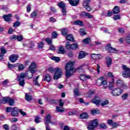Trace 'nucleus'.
<instances>
[{
	"instance_id": "nucleus-18",
	"label": "nucleus",
	"mask_w": 130,
	"mask_h": 130,
	"mask_svg": "<svg viewBox=\"0 0 130 130\" xmlns=\"http://www.w3.org/2000/svg\"><path fill=\"white\" fill-rule=\"evenodd\" d=\"M69 2L70 5L73 7L78 6V4H79V0H69Z\"/></svg>"
},
{
	"instance_id": "nucleus-16",
	"label": "nucleus",
	"mask_w": 130,
	"mask_h": 130,
	"mask_svg": "<svg viewBox=\"0 0 130 130\" xmlns=\"http://www.w3.org/2000/svg\"><path fill=\"white\" fill-rule=\"evenodd\" d=\"M106 61L107 63V67H108V68L111 67V64L112 63V59H111L110 57H107L106 58Z\"/></svg>"
},
{
	"instance_id": "nucleus-4",
	"label": "nucleus",
	"mask_w": 130,
	"mask_h": 130,
	"mask_svg": "<svg viewBox=\"0 0 130 130\" xmlns=\"http://www.w3.org/2000/svg\"><path fill=\"white\" fill-rule=\"evenodd\" d=\"M122 68L123 70L122 73L123 77L124 78H130V70L125 65H122Z\"/></svg>"
},
{
	"instance_id": "nucleus-52",
	"label": "nucleus",
	"mask_w": 130,
	"mask_h": 130,
	"mask_svg": "<svg viewBox=\"0 0 130 130\" xmlns=\"http://www.w3.org/2000/svg\"><path fill=\"white\" fill-rule=\"evenodd\" d=\"M31 18H36V16H37V11H35L34 12H33L31 14Z\"/></svg>"
},
{
	"instance_id": "nucleus-9",
	"label": "nucleus",
	"mask_w": 130,
	"mask_h": 130,
	"mask_svg": "<svg viewBox=\"0 0 130 130\" xmlns=\"http://www.w3.org/2000/svg\"><path fill=\"white\" fill-rule=\"evenodd\" d=\"M106 50L108 51L109 53H116L117 52V50L115 48H112L111 44H108L106 46Z\"/></svg>"
},
{
	"instance_id": "nucleus-26",
	"label": "nucleus",
	"mask_w": 130,
	"mask_h": 130,
	"mask_svg": "<svg viewBox=\"0 0 130 130\" xmlns=\"http://www.w3.org/2000/svg\"><path fill=\"white\" fill-rule=\"evenodd\" d=\"M85 56L86 55L85 54V52L84 51H80L78 56V59H82V58H84Z\"/></svg>"
},
{
	"instance_id": "nucleus-41",
	"label": "nucleus",
	"mask_w": 130,
	"mask_h": 130,
	"mask_svg": "<svg viewBox=\"0 0 130 130\" xmlns=\"http://www.w3.org/2000/svg\"><path fill=\"white\" fill-rule=\"evenodd\" d=\"M74 93L75 96H80V92H79V89L78 88L74 89Z\"/></svg>"
},
{
	"instance_id": "nucleus-19",
	"label": "nucleus",
	"mask_w": 130,
	"mask_h": 130,
	"mask_svg": "<svg viewBox=\"0 0 130 130\" xmlns=\"http://www.w3.org/2000/svg\"><path fill=\"white\" fill-rule=\"evenodd\" d=\"M26 78V74L25 73H21L17 76V81L24 80V78Z\"/></svg>"
},
{
	"instance_id": "nucleus-64",
	"label": "nucleus",
	"mask_w": 130,
	"mask_h": 130,
	"mask_svg": "<svg viewBox=\"0 0 130 130\" xmlns=\"http://www.w3.org/2000/svg\"><path fill=\"white\" fill-rule=\"evenodd\" d=\"M56 87L57 88H58V89H62L64 86L62 84H59L56 85Z\"/></svg>"
},
{
	"instance_id": "nucleus-25",
	"label": "nucleus",
	"mask_w": 130,
	"mask_h": 130,
	"mask_svg": "<svg viewBox=\"0 0 130 130\" xmlns=\"http://www.w3.org/2000/svg\"><path fill=\"white\" fill-rule=\"evenodd\" d=\"M25 100L28 102H30L32 100V95L29 93H25Z\"/></svg>"
},
{
	"instance_id": "nucleus-24",
	"label": "nucleus",
	"mask_w": 130,
	"mask_h": 130,
	"mask_svg": "<svg viewBox=\"0 0 130 130\" xmlns=\"http://www.w3.org/2000/svg\"><path fill=\"white\" fill-rule=\"evenodd\" d=\"M51 79H52V78L49 74H47L44 77V81H47V82H50Z\"/></svg>"
},
{
	"instance_id": "nucleus-59",
	"label": "nucleus",
	"mask_w": 130,
	"mask_h": 130,
	"mask_svg": "<svg viewBox=\"0 0 130 130\" xmlns=\"http://www.w3.org/2000/svg\"><path fill=\"white\" fill-rule=\"evenodd\" d=\"M125 40L127 43L130 44V35H129L127 37H126Z\"/></svg>"
},
{
	"instance_id": "nucleus-32",
	"label": "nucleus",
	"mask_w": 130,
	"mask_h": 130,
	"mask_svg": "<svg viewBox=\"0 0 130 130\" xmlns=\"http://www.w3.org/2000/svg\"><path fill=\"white\" fill-rule=\"evenodd\" d=\"M66 39L67 40H69V41H74V37H73V35H72V34L67 35V36L66 37Z\"/></svg>"
},
{
	"instance_id": "nucleus-13",
	"label": "nucleus",
	"mask_w": 130,
	"mask_h": 130,
	"mask_svg": "<svg viewBox=\"0 0 130 130\" xmlns=\"http://www.w3.org/2000/svg\"><path fill=\"white\" fill-rule=\"evenodd\" d=\"M92 103L95 104L96 106H99L100 102H101V99L99 97H95L92 100Z\"/></svg>"
},
{
	"instance_id": "nucleus-55",
	"label": "nucleus",
	"mask_w": 130,
	"mask_h": 130,
	"mask_svg": "<svg viewBox=\"0 0 130 130\" xmlns=\"http://www.w3.org/2000/svg\"><path fill=\"white\" fill-rule=\"evenodd\" d=\"M99 113V110H93L91 111V114H98Z\"/></svg>"
},
{
	"instance_id": "nucleus-46",
	"label": "nucleus",
	"mask_w": 130,
	"mask_h": 130,
	"mask_svg": "<svg viewBox=\"0 0 130 130\" xmlns=\"http://www.w3.org/2000/svg\"><path fill=\"white\" fill-rule=\"evenodd\" d=\"M112 81L109 82V88L111 90H112V88L113 87V82H114L113 78H112Z\"/></svg>"
},
{
	"instance_id": "nucleus-49",
	"label": "nucleus",
	"mask_w": 130,
	"mask_h": 130,
	"mask_svg": "<svg viewBox=\"0 0 130 130\" xmlns=\"http://www.w3.org/2000/svg\"><path fill=\"white\" fill-rule=\"evenodd\" d=\"M117 30L118 31L119 33H120V34H124V33L125 32L124 31V29L123 28H118Z\"/></svg>"
},
{
	"instance_id": "nucleus-1",
	"label": "nucleus",
	"mask_w": 130,
	"mask_h": 130,
	"mask_svg": "<svg viewBox=\"0 0 130 130\" xmlns=\"http://www.w3.org/2000/svg\"><path fill=\"white\" fill-rule=\"evenodd\" d=\"M48 72L50 73L51 74H53L54 76H53V79L55 81H57L58 79H60V78H61L62 76V69L58 68H50L48 69Z\"/></svg>"
},
{
	"instance_id": "nucleus-2",
	"label": "nucleus",
	"mask_w": 130,
	"mask_h": 130,
	"mask_svg": "<svg viewBox=\"0 0 130 130\" xmlns=\"http://www.w3.org/2000/svg\"><path fill=\"white\" fill-rule=\"evenodd\" d=\"M75 64V61H69L66 66L65 75L67 78H71L72 75L74 74V65Z\"/></svg>"
},
{
	"instance_id": "nucleus-14",
	"label": "nucleus",
	"mask_w": 130,
	"mask_h": 130,
	"mask_svg": "<svg viewBox=\"0 0 130 130\" xmlns=\"http://www.w3.org/2000/svg\"><path fill=\"white\" fill-rule=\"evenodd\" d=\"M20 111V110L18 108H14L12 109V111H11V115L12 116H17L18 114H19V112Z\"/></svg>"
},
{
	"instance_id": "nucleus-20",
	"label": "nucleus",
	"mask_w": 130,
	"mask_h": 130,
	"mask_svg": "<svg viewBox=\"0 0 130 130\" xmlns=\"http://www.w3.org/2000/svg\"><path fill=\"white\" fill-rule=\"evenodd\" d=\"M73 25H78L80 27H83V22L81 20H77L76 21H73Z\"/></svg>"
},
{
	"instance_id": "nucleus-34",
	"label": "nucleus",
	"mask_w": 130,
	"mask_h": 130,
	"mask_svg": "<svg viewBox=\"0 0 130 130\" xmlns=\"http://www.w3.org/2000/svg\"><path fill=\"white\" fill-rule=\"evenodd\" d=\"M61 34L63 36H67L68 34V29L67 28H62L61 30Z\"/></svg>"
},
{
	"instance_id": "nucleus-22",
	"label": "nucleus",
	"mask_w": 130,
	"mask_h": 130,
	"mask_svg": "<svg viewBox=\"0 0 130 130\" xmlns=\"http://www.w3.org/2000/svg\"><path fill=\"white\" fill-rule=\"evenodd\" d=\"M11 18H12V14H8L3 16V18L6 22L11 21Z\"/></svg>"
},
{
	"instance_id": "nucleus-17",
	"label": "nucleus",
	"mask_w": 130,
	"mask_h": 130,
	"mask_svg": "<svg viewBox=\"0 0 130 130\" xmlns=\"http://www.w3.org/2000/svg\"><path fill=\"white\" fill-rule=\"evenodd\" d=\"M64 52H66V51L64 50V48H63V46H60L57 51V53H58L59 54H64Z\"/></svg>"
},
{
	"instance_id": "nucleus-3",
	"label": "nucleus",
	"mask_w": 130,
	"mask_h": 130,
	"mask_svg": "<svg viewBox=\"0 0 130 130\" xmlns=\"http://www.w3.org/2000/svg\"><path fill=\"white\" fill-rule=\"evenodd\" d=\"M88 126L87 127V129L88 130H94L95 127L98 126V120L95 119L92 121H89L88 123Z\"/></svg>"
},
{
	"instance_id": "nucleus-33",
	"label": "nucleus",
	"mask_w": 130,
	"mask_h": 130,
	"mask_svg": "<svg viewBox=\"0 0 130 130\" xmlns=\"http://www.w3.org/2000/svg\"><path fill=\"white\" fill-rule=\"evenodd\" d=\"M81 15H82V16H86L88 18V19H92V18H93V16L90 15V14L87 12H83Z\"/></svg>"
},
{
	"instance_id": "nucleus-42",
	"label": "nucleus",
	"mask_w": 130,
	"mask_h": 130,
	"mask_svg": "<svg viewBox=\"0 0 130 130\" xmlns=\"http://www.w3.org/2000/svg\"><path fill=\"white\" fill-rule=\"evenodd\" d=\"M19 82V86H21V87H24L25 85V80H18Z\"/></svg>"
},
{
	"instance_id": "nucleus-61",
	"label": "nucleus",
	"mask_w": 130,
	"mask_h": 130,
	"mask_svg": "<svg viewBox=\"0 0 130 130\" xmlns=\"http://www.w3.org/2000/svg\"><path fill=\"white\" fill-rule=\"evenodd\" d=\"M56 48L53 46V45H51L49 48L50 50H55Z\"/></svg>"
},
{
	"instance_id": "nucleus-29",
	"label": "nucleus",
	"mask_w": 130,
	"mask_h": 130,
	"mask_svg": "<svg viewBox=\"0 0 130 130\" xmlns=\"http://www.w3.org/2000/svg\"><path fill=\"white\" fill-rule=\"evenodd\" d=\"M19 72H22V71H24L25 70V67L23 64H19L17 66Z\"/></svg>"
},
{
	"instance_id": "nucleus-28",
	"label": "nucleus",
	"mask_w": 130,
	"mask_h": 130,
	"mask_svg": "<svg viewBox=\"0 0 130 130\" xmlns=\"http://www.w3.org/2000/svg\"><path fill=\"white\" fill-rule=\"evenodd\" d=\"M109 104V101L108 100H104L101 102V105L103 107Z\"/></svg>"
},
{
	"instance_id": "nucleus-51",
	"label": "nucleus",
	"mask_w": 130,
	"mask_h": 130,
	"mask_svg": "<svg viewBox=\"0 0 130 130\" xmlns=\"http://www.w3.org/2000/svg\"><path fill=\"white\" fill-rule=\"evenodd\" d=\"M51 59H52V60H55V61H59L60 59L59 58V57L53 56Z\"/></svg>"
},
{
	"instance_id": "nucleus-60",
	"label": "nucleus",
	"mask_w": 130,
	"mask_h": 130,
	"mask_svg": "<svg viewBox=\"0 0 130 130\" xmlns=\"http://www.w3.org/2000/svg\"><path fill=\"white\" fill-rule=\"evenodd\" d=\"M52 35L53 38H56L57 37V34L56 31H53Z\"/></svg>"
},
{
	"instance_id": "nucleus-10",
	"label": "nucleus",
	"mask_w": 130,
	"mask_h": 130,
	"mask_svg": "<svg viewBox=\"0 0 130 130\" xmlns=\"http://www.w3.org/2000/svg\"><path fill=\"white\" fill-rule=\"evenodd\" d=\"M35 73V70H29L27 71L25 74L26 75V79H32L33 77V74Z\"/></svg>"
},
{
	"instance_id": "nucleus-30",
	"label": "nucleus",
	"mask_w": 130,
	"mask_h": 130,
	"mask_svg": "<svg viewBox=\"0 0 130 130\" xmlns=\"http://www.w3.org/2000/svg\"><path fill=\"white\" fill-rule=\"evenodd\" d=\"M38 79H39V76H38L36 79H34V83L36 86H38V87L40 86V84L38 83Z\"/></svg>"
},
{
	"instance_id": "nucleus-39",
	"label": "nucleus",
	"mask_w": 130,
	"mask_h": 130,
	"mask_svg": "<svg viewBox=\"0 0 130 130\" xmlns=\"http://www.w3.org/2000/svg\"><path fill=\"white\" fill-rule=\"evenodd\" d=\"M99 126L100 128H102L104 129H105V128H107V126L104 123H101Z\"/></svg>"
},
{
	"instance_id": "nucleus-45",
	"label": "nucleus",
	"mask_w": 130,
	"mask_h": 130,
	"mask_svg": "<svg viewBox=\"0 0 130 130\" xmlns=\"http://www.w3.org/2000/svg\"><path fill=\"white\" fill-rule=\"evenodd\" d=\"M90 38H86L83 40V42L85 43V44H88V43L90 42Z\"/></svg>"
},
{
	"instance_id": "nucleus-63",
	"label": "nucleus",
	"mask_w": 130,
	"mask_h": 130,
	"mask_svg": "<svg viewBox=\"0 0 130 130\" xmlns=\"http://www.w3.org/2000/svg\"><path fill=\"white\" fill-rule=\"evenodd\" d=\"M11 129L12 130H17L18 129V127H17V126L15 124L12 125V127H11Z\"/></svg>"
},
{
	"instance_id": "nucleus-54",
	"label": "nucleus",
	"mask_w": 130,
	"mask_h": 130,
	"mask_svg": "<svg viewBox=\"0 0 130 130\" xmlns=\"http://www.w3.org/2000/svg\"><path fill=\"white\" fill-rule=\"evenodd\" d=\"M19 25H21V23L19 21H16L13 24V26L19 27Z\"/></svg>"
},
{
	"instance_id": "nucleus-27",
	"label": "nucleus",
	"mask_w": 130,
	"mask_h": 130,
	"mask_svg": "<svg viewBox=\"0 0 130 130\" xmlns=\"http://www.w3.org/2000/svg\"><path fill=\"white\" fill-rule=\"evenodd\" d=\"M80 118H81V119H85V118H88L89 116L88 115V114H87V113H83L80 115Z\"/></svg>"
},
{
	"instance_id": "nucleus-36",
	"label": "nucleus",
	"mask_w": 130,
	"mask_h": 130,
	"mask_svg": "<svg viewBox=\"0 0 130 130\" xmlns=\"http://www.w3.org/2000/svg\"><path fill=\"white\" fill-rule=\"evenodd\" d=\"M35 68H36V64L35 62H32L29 67L28 69L31 71V70H34Z\"/></svg>"
},
{
	"instance_id": "nucleus-21",
	"label": "nucleus",
	"mask_w": 130,
	"mask_h": 130,
	"mask_svg": "<svg viewBox=\"0 0 130 130\" xmlns=\"http://www.w3.org/2000/svg\"><path fill=\"white\" fill-rule=\"evenodd\" d=\"M91 57L92 58H93V59H94V60L100 59V58H101V55L93 53V54H91Z\"/></svg>"
},
{
	"instance_id": "nucleus-43",
	"label": "nucleus",
	"mask_w": 130,
	"mask_h": 130,
	"mask_svg": "<svg viewBox=\"0 0 130 130\" xmlns=\"http://www.w3.org/2000/svg\"><path fill=\"white\" fill-rule=\"evenodd\" d=\"M56 111H57V112H63L64 110H62V109L61 108V107H56Z\"/></svg>"
},
{
	"instance_id": "nucleus-15",
	"label": "nucleus",
	"mask_w": 130,
	"mask_h": 130,
	"mask_svg": "<svg viewBox=\"0 0 130 130\" xmlns=\"http://www.w3.org/2000/svg\"><path fill=\"white\" fill-rule=\"evenodd\" d=\"M79 78L81 81H86V80L91 79V76L88 75H85V74H81L80 75Z\"/></svg>"
},
{
	"instance_id": "nucleus-7",
	"label": "nucleus",
	"mask_w": 130,
	"mask_h": 130,
	"mask_svg": "<svg viewBox=\"0 0 130 130\" xmlns=\"http://www.w3.org/2000/svg\"><path fill=\"white\" fill-rule=\"evenodd\" d=\"M58 7L61 9V12L63 16L67 15V10L66 9V4L63 2H60L58 3Z\"/></svg>"
},
{
	"instance_id": "nucleus-40",
	"label": "nucleus",
	"mask_w": 130,
	"mask_h": 130,
	"mask_svg": "<svg viewBox=\"0 0 130 130\" xmlns=\"http://www.w3.org/2000/svg\"><path fill=\"white\" fill-rule=\"evenodd\" d=\"M128 97V94L125 93L122 95V100H126Z\"/></svg>"
},
{
	"instance_id": "nucleus-58",
	"label": "nucleus",
	"mask_w": 130,
	"mask_h": 130,
	"mask_svg": "<svg viewBox=\"0 0 130 130\" xmlns=\"http://www.w3.org/2000/svg\"><path fill=\"white\" fill-rule=\"evenodd\" d=\"M19 112L20 114L22 115V116H26V115H27V114H26V112L22 111L21 110H19Z\"/></svg>"
},
{
	"instance_id": "nucleus-57",
	"label": "nucleus",
	"mask_w": 130,
	"mask_h": 130,
	"mask_svg": "<svg viewBox=\"0 0 130 130\" xmlns=\"http://www.w3.org/2000/svg\"><path fill=\"white\" fill-rule=\"evenodd\" d=\"M11 122H17L18 121V119L17 118H11L10 119Z\"/></svg>"
},
{
	"instance_id": "nucleus-37",
	"label": "nucleus",
	"mask_w": 130,
	"mask_h": 130,
	"mask_svg": "<svg viewBox=\"0 0 130 130\" xmlns=\"http://www.w3.org/2000/svg\"><path fill=\"white\" fill-rule=\"evenodd\" d=\"M123 83V81L121 80H118L116 82V85L119 86V87H121L122 86V84Z\"/></svg>"
},
{
	"instance_id": "nucleus-35",
	"label": "nucleus",
	"mask_w": 130,
	"mask_h": 130,
	"mask_svg": "<svg viewBox=\"0 0 130 130\" xmlns=\"http://www.w3.org/2000/svg\"><path fill=\"white\" fill-rule=\"evenodd\" d=\"M79 33L81 36H84V35H86V32H85V29L81 28L79 30Z\"/></svg>"
},
{
	"instance_id": "nucleus-53",
	"label": "nucleus",
	"mask_w": 130,
	"mask_h": 130,
	"mask_svg": "<svg viewBox=\"0 0 130 130\" xmlns=\"http://www.w3.org/2000/svg\"><path fill=\"white\" fill-rule=\"evenodd\" d=\"M46 42H47V43L48 44H49V45H50V44H51L52 43V41H51V39H50L46 38Z\"/></svg>"
},
{
	"instance_id": "nucleus-38",
	"label": "nucleus",
	"mask_w": 130,
	"mask_h": 130,
	"mask_svg": "<svg viewBox=\"0 0 130 130\" xmlns=\"http://www.w3.org/2000/svg\"><path fill=\"white\" fill-rule=\"evenodd\" d=\"M1 53L4 55V54H6L7 53V50L5 49V47H2L1 48Z\"/></svg>"
},
{
	"instance_id": "nucleus-11",
	"label": "nucleus",
	"mask_w": 130,
	"mask_h": 130,
	"mask_svg": "<svg viewBox=\"0 0 130 130\" xmlns=\"http://www.w3.org/2000/svg\"><path fill=\"white\" fill-rule=\"evenodd\" d=\"M90 2L91 0H85L84 2L83 7H84L87 12H91V7L89 6Z\"/></svg>"
},
{
	"instance_id": "nucleus-48",
	"label": "nucleus",
	"mask_w": 130,
	"mask_h": 130,
	"mask_svg": "<svg viewBox=\"0 0 130 130\" xmlns=\"http://www.w3.org/2000/svg\"><path fill=\"white\" fill-rule=\"evenodd\" d=\"M44 45V43L43 42H40L38 44V48H43V46Z\"/></svg>"
},
{
	"instance_id": "nucleus-5",
	"label": "nucleus",
	"mask_w": 130,
	"mask_h": 130,
	"mask_svg": "<svg viewBox=\"0 0 130 130\" xmlns=\"http://www.w3.org/2000/svg\"><path fill=\"white\" fill-rule=\"evenodd\" d=\"M66 47L67 49H72V50H76L79 48V45L77 43H75L73 44H70L69 42H67L66 44Z\"/></svg>"
},
{
	"instance_id": "nucleus-50",
	"label": "nucleus",
	"mask_w": 130,
	"mask_h": 130,
	"mask_svg": "<svg viewBox=\"0 0 130 130\" xmlns=\"http://www.w3.org/2000/svg\"><path fill=\"white\" fill-rule=\"evenodd\" d=\"M16 40H18V41H22V40H23V36H17Z\"/></svg>"
},
{
	"instance_id": "nucleus-8",
	"label": "nucleus",
	"mask_w": 130,
	"mask_h": 130,
	"mask_svg": "<svg viewBox=\"0 0 130 130\" xmlns=\"http://www.w3.org/2000/svg\"><path fill=\"white\" fill-rule=\"evenodd\" d=\"M123 93V90L120 88H116L112 91L113 96H120Z\"/></svg>"
},
{
	"instance_id": "nucleus-47",
	"label": "nucleus",
	"mask_w": 130,
	"mask_h": 130,
	"mask_svg": "<svg viewBox=\"0 0 130 130\" xmlns=\"http://www.w3.org/2000/svg\"><path fill=\"white\" fill-rule=\"evenodd\" d=\"M85 67V64L81 65L78 68V71L80 73H83L84 72V70L83 69V67Z\"/></svg>"
},
{
	"instance_id": "nucleus-31",
	"label": "nucleus",
	"mask_w": 130,
	"mask_h": 130,
	"mask_svg": "<svg viewBox=\"0 0 130 130\" xmlns=\"http://www.w3.org/2000/svg\"><path fill=\"white\" fill-rule=\"evenodd\" d=\"M113 14H118L119 13V7L115 6L113 9Z\"/></svg>"
},
{
	"instance_id": "nucleus-56",
	"label": "nucleus",
	"mask_w": 130,
	"mask_h": 130,
	"mask_svg": "<svg viewBox=\"0 0 130 130\" xmlns=\"http://www.w3.org/2000/svg\"><path fill=\"white\" fill-rule=\"evenodd\" d=\"M40 119H41L40 117H38V116L36 117L35 120V122H36V123H39V122H40Z\"/></svg>"
},
{
	"instance_id": "nucleus-62",
	"label": "nucleus",
	"mask_w": 130,
	"mask_h": 130,
	"mask_svg": "<svg viewBox=\"0 0 130 130\" xmlns=\"http://www.w3.org/2000/svg\"><path fill=\"white\" fill-rule=\"evenodd\" d=\"M12 111V107H8L6 108V112H11Z\"/></svg>"
},
{
	"instance_id": "nucleus-23",
	"label": "nucleus",
	"mask_w": 130,
	"mask_h": 130,
	"mask_svg": "<svg viewBox=\"0 0 130 130\" xmlns=\"http://www.w3.org/2000/svg\"><path fill=\"white\" fill-rule=\"evenodd\" d=\"M51 118V116L50 115H48L46 116L45 119V124H48V123H50V118Z\"/></svg>"
},
{
	"instance_id": "nucleus-6",
	"label": "nucleus",
	"mask_w": 130,
	"mask_h": 130,
	"mask_svg": "<svg viewBox=\"0 0 130 130\" xmlns=\"http://www.w3.org/2000/svg\"><path fill=\"white\" fill-rule=\"evenodd\" d=\"M3 104H6V103H9L10 106H14L15 102L14 99H12L11 98L4 97L3 99Z\"/></svg>"
},
{
	"instance_id": "nucleus-12",
	"label": "nucleus",
	"mask_w": 130,
	"mask_h": 130,
	"mask_svg": "<svg viewBox=\"0 0 130 130\" xmlns=\"http://www.w3.org/2000/svg\"><path fill=\"white\" fill-rule=\"evenodd\" d=\"M19 56L16 54H12L9 57V59L11 62H16V60H18Z\"/></svg>"
},
{
	"instance_id": "nucleus-44",
	"label": "nucleus",
	"mask_w": 130,
	"mask_h": 130,
	"mask_svg": "<svg viewBox=\"0 0 130 130\" xmlns=\"http://www.w3.org/2000/svg\"><path fill=\"white\" fill-rule=\"evenodd\" d=\"M113 19L114 20V21H116L117 20H120V16L118 15H114Z\"/></svg>"
}]
</instances>
